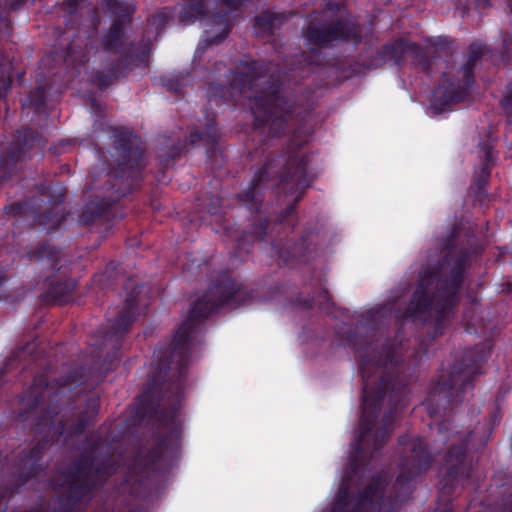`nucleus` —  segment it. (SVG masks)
<instances>
[{
    "instance_id": "473e14b6",
    "label": "nucleus",
    "mask_w": 512,
    "mask_h": 512,
    "mask_svg": "<svg viewBox=\"0 0 512 512\" xmlns=\"http://www.w3.org/2000/svg\"><path fill=\"white\" fill-rule=\"evenodd\" d=\"M501 105L507 114L512 115V88L511 91L501 100Z\"/></svg>"
},
{
    "instance_id": "f3484780",
    "label": "nucleus",
    "mask_w": 512,
    "mask_h": 512,
    "mask_svg": "<svg viewBox=\"0 0 512 512\" xmlns=\"http://www.w3.org/2000/svg\"><path fill=\"white\" fill-rule=\"evenodd\" d=\"M137 300L134 293H131L127 299L123 310L120 312L115 323L112 325V332H107L105 335L106 345L110 342L112 345L118 342L120 336L126 333L134 321V310L136 308Z\"/></svg>"
},
{
    "instance_id": "49530a36",
    "label": "nucleus",
    "mask_w": 512,
    "mask_h": 512,
    "mask_svg": "<svg viewBox=\"0 0 512 512\" xmlns=\"http://www.w3.org/2000/svg\"><path fill=\"white\" fill-rule=\"evenodd\" d=\"M92 370L93 371H108L109 366H107V367H102V366L92 367Z\"/></svg>"
},
{
    "instance_id": "a19ab883",
    "label": "nucleus",
    "mask_w": 512,
    "mask_h": 512,
    "mask_svg": "<svg viewBox=\"0 0 512 512\" xmlns=\"http://www.w3.org/2000/svg\"><path fill=\"white\" fill-rule=\"evenodd\" d=\"M168 89L173 90L175 93H178L181 91L180 84L178 82H169L167 84Z\"/></svg>"
},
{
    "instance_id": "09e8293b",
    "label": "nucleus",
    "mask_w": 512,
    "mask_h": 512,
    "mask_svg": "<svg viewBox=\"0 0 512 512\" xmlns=\"http://www.w3.org/2000/svg\"><path fill=\"white\" fill-rule=\"evenodd\" d=\"M498 418H489V422L485 423V426H494Z\"/></svg>"
},
{
    "instance_id": "a878e982",
    "label": "nucleus",
    "mask_w": 512,
    "mask_h": 512,
    "mask_svg": "<svg viewBox=\"0 0 512 512\" xmlns=\"http://www.w3.org/2000/svg\"><path fill=\"white\" fill-rule=\"evenodd\" d=\"M110 12L117 17L116 20H125L126 23H131V14L134 12L132 5L124 4L117 0H104Z\"/></svg>"
},
{
    "instance_id": "393cba45",
    "label": "nucleus",
    "mask_w": 512,
    "mask_h": 512,
    "mask_svg": "<svg viewBox=\"0 0 512 512\" xmlns=\"http://www.w3.org/2000/svg\"><path fill=\"white\" fill-rule=\"evenodd\" d=\"M492 147L489 145H484L481 147V153L483 154V161L481 166V173L477 177V186L479 191H482L484 186L487 184L488 178L490 176V167L493 165V157H492Z\"/></svg>"
},
{
    "instance_id": "4468645a",
    "label": "nucleus",
    "mask_w": 512,
    "mask_h": 512,
    "mask_svg": "<svg viewBox=\"0 0 512 512\" xmlns=\"http://www.w3.org/2000/svg\"><path fill=\"white\" fill-rule=\"evenodd\" d=\"M46 141L34 130L24 129L18 133L17 138L11 143L10 151L2 155L0 166H12L18 161L25 159L30 151L38 152L43 148Z\"/></svg>"
},
{
    "instance_id": "603ef678",
    "label": "nucleus",
    "mask_w": 512,
    "mask_h": 512,
    "mask_svg": "<svg viewBox=\"0 0 512 512\" xmlns=\"http://www.w3.org/2000/svg\"><path fill=\"white\" fill-rule=\"evenodd\" d=\"M68 379H69V383H70V384H72V383H75V382L79 381V379H78V378H75V377H73V376H69V377H68Z\"/></svg>"
},
{
    "instance_id": "dca6fc26",
    "label": "nucleus",
    "mask_w": 512,
    "mask_h": 512,
    "mask_svg": "<svg viewBox=\"0 0 512 512\" xmlns=\"http://www.w3.org/2000/svg\"><path fill=\"white\" fill-rule=\"evenodd\" d=\"M129 24L125 20H114L102 38L103 49L112 53L126 51L128 46L132 44L125 30Z\"/></svg>"
},
{
    "instance_id": "9b49d317",
    "label": "nucleus",
    "mask_w": 512,
    "mask_h": 512,
    "mask_svg": "<svg viewBox=\"0 0 512 512\" xmlns=\"http://www.w3.org/2000/svg\"><path fill=\"white\" fill-rule=\"evenodd\" d=\"M245 0H186V6L179 15V22L181 24H190L197 19H201L208 14L219 15L217 19L211 22V25H216V30H209L215 32L216 35L211 39L206 38L207 44L220 43L226 37L230 30L228 20L224 15L233 10L240 8Z\"/></svg>"
},
{
    "instance_id": "58836bf2",
    "label": "nucleus",
    "mask_w": 512,
    "mask_h": 512,
    "mask_svg": "<svg viewBox=\"0 0 512 512\" xmlns=\"http://www.w3.org/2000/svg\"><path fill=\"white\" fill-rule=\"evenodd\" d=\"M180 156V147L178 146H173L172 150H171V153H164L162 154L160 157L161 158H164V160L166 162H168L169 159L173 160L175 157H179Z\"/></svg>"
},
{
    "instance_id": "f8f14e48",
    "label": "nucleus",
    "mask_w": 512,
    "mask_h": 512,
    "mask_svg": "<svg viewBox=\"0 0 512 512\" xmlns=\"http://www.w3.org/2000/svg\"><path fill=\"white\" fill-rule=\"evenodd\" d=\"M406 53L414 54L417 59V65L423 71L431 72L436 59L448 58L452 55L453 43L448 38H439L435 42L428 44L424 50L402 40L385 46V54L393 59L395 63H399Z\"/></svg>"
},
{
    "instance_id": "de8ad7c7",
    "label": "nucleus",
    "mask_w": 512,
    "mask_h": 512,
    "mask_svg": "<svg viewBox=\"0 0 512 512\" xmlns=\"http://www.w3.org/2000/svg\"><path fill=\"white\" fill-rule=\"evenodd\" d=\"M388 359H389V356L386 355L385 359L379 360L378 363H377V368H379L380 365H386L387 362H388Z\"/></svg>"
},
{
    "instance_id": "6e6552de",
    "label": "nucleus",
    "mask_w": 512,
    "mask_h": 512,
    "mask_svg": "<svg viewBox=\"0 0 512 512\" xmlns=\"http://www.w3.org/2000/svg\"><path fill=\"white\" fill-rule=\"evenodd\" d=\"M398 444L404 448L398 465L399 474L389 495L392 507H398L410 500L413 493L412 482L426 473L433 462L424 439L403 435L398 438Z\"/></svg>"
},
{
    "instance_id": "f704fd0d",
    "label": "nucleus",
    "mask_w": 512,
    "mask_h": 512,
    "mask_svg": "<svg viewBox=\"0 0 512 512\" xmlns=\"http://www.w3.org/2000/svg\"><path fill=\"white\" fill-rule=\"evenodd\" d=\"M95 81L97 82L98 86L103 88L108 86L112 82L111 76H106L101 73H97L95 75Z\"/></svg>"
},
{
    "instance_id": "37998d69",
    "label": "nucleus",
    "mask_w": 512,
    "mask_h": 512,
    "mask_svg": "<svg viewBox=\"0 0 512 512\" xmlns=\"http://www.w3.org/2000/svg\"><path fill=\"white\" fill-rule=\"evenodd\" d=\"M301 198V194L299 193L295 198H294V201H293V204H295L297 201H299V199ZM294 210V205H290L289 207H287L286 211L287 213H292Z\"/></svg>"
},
{
    "instance_id": "f03ea898",
    "label": "nucleus",
    "mask_w": 512,
    "mask_h": 512,
    "mask_svg": "<svg viewBox=\"0 0 512 512\" xmlns=\"http://www.w3.org/2000/svg\"><path fill=\"white\" fill-rule=\"evenodd\" d=\"M360 418L358 431L354 437L349 452L345 477L335 497V512H381L387 485L385 475L378 473L372 476L367 486L358 492L355 503L349 482L361 468L367 467L373 460L378 459L381 450L391 436L390 424L394 418Z\"/></svg>"
},
{
    "instance_id": "3c124183",
    "label": "nucleus",
    "mask_w": 512,
    "mask_h": 512,
    "mask_svg": "<svg viewBox=\"0 0 512 512\" xmlns=\"http://www.w3.org/2000/svg\"><path fill=\"white\" fill-rule=\"evenodd\" d=\"M3 499H4V495H2L0 497V512H5V510H6V506L2 505Z\"/></svg>"
},
{
    "instance_id": "b1692460",
    "label": "nucleus",
    "mask_w": 512,
    "mask_h": 512,
    "mask_svg": "<svg viewBox=\"0 0 512 512\" xmlns=\"http://www.w3.org/2000/svg\"><path fill=\"white\" fill-rule=\"evenodd\" d=\"M285 19L283 14L264 12L256 18V26L262 32L272 34L274 29L278 28Z\"/></svg>"
},
{
    "instance_id": "c9c22d12",
    "label": "nucleus",
    "mask_w": 512,
    "mask_h": 512,
    "mask_svg": "<svg viewBox=\"0 0 512 512\" xmlns=\"http://www.w3.org/2000/svg\"><path fill=\"white\" fill-rule=\"evenodd\" d=\"M84 0H67L64 3L65 9L68 11V13L73 14L76 12L77 7L80 3H83Z\"/></svg>"
},
{
    "instance_id": "7ed1b4c3",
    "label": "nucleus",
    "mask_w": 512,
    "mask_h": 512,
    "mask_svg": "<svg viewBox=\"0 0 512 512\" xmlns=\"http://www.w3.org/2000/svg\"><path fill=\"white\" fill-rule=\"evenodd\" d=\"M438 257L436 251L428 254L427 265L419 273V285L408 307L410 316L429 313L440 319L455 303L468 254L462 248L447 244L441 251V263Z\"/></svg>"
},
{
    "instance_id": "20e7f679",
    "label": "nucleus",
    "mask_w": 512,
    "mask_h": 512,
    "mask_svg": "<svg viewBox=\"0 0 512 512\" xmlns=\"http://www.w3.org/2000/svg\"><path fill=\"white\" fill-rule=\"evenodd\" d=\"M273 65L251 61L242 65L233 86L252 101L258 122L267 124L272 135L283 133L293 117V104L279 94V74Z\"/></svg>"
},
{
    "instance_id": "6e6d98bb",
    "label": "nucleus",
    "mask_w": 512,
    "mask_h": 512,
    "mask_svg": "<svg viewBox=\"0 0 512 512\" xmlns=\"http://www.w3.org/2000/svg\"><path fill=\"white\" fill-rule=\"evenodd\" d=\"M510 5H511V12H512V0H510Z\"/></svg>"
},
{
    "instance_id": "8fccbe9b",
    "label": "nucleus",
    "mask_w": 512,
    "mask_h": 512,
    "mask_svg": "<svg viewBox=\"0 0 512 512\" xmlns=\"http://www.w3.org/2000/svg\"><path fill=\"white\" fill-rule=\"evenodd\" d=\"M451 418H442V422L440 424L441 427H446V424H449Z\"/></svg>"
},
{
    "instance_id": "5701e85b",
    "label": "nucleus",
    "mask_w": 512,
    "mask_h": 512,
    "mask_svg": "<svg viewBox=\"0 0 512 512\" xmlns=\"http://www.w3.org/2000/svg\"><path fill=\"white\" fill-rule=\"evenodd\" d=\"M217 138L218 135L215 123L209 121L204 131H194L190 133L189 142L192 146H195L199 143H203L205 145H213L214 143H216Z\"/></svg>"
},
{
    "instance_id": "864d4df0",
    "label": "nucleus",
    "mask_w": 512,
    "mask_h": 512,
    "mask_svg": "<svg viewBox=\"0 0 512 512\" xmlns=\"http://www.w3.org/2000/svg\"><path fill=\"white\" fill-rule=\"evenodd\" d=\"M502 512H512V506L510 508L504 509Z\"/></svg>"
},
{
    "instance_id": "2f4dec72",
    "label": "nucleus",
    "mask_w": 512,
    "mask_h": 512,
    "mask_svg": "<svg viewBox=\"0 0 512 512\" xmlns=\"http://www.w3.org/2000/svg\"><path fill=\"white\" fill-rule=\"evenodd\" d=\"M116 265L114 263H109L105 271L97 276V281L102 285L105 286L108 281L110 280H116L119 277L118 273H115Z\"/></svg>"
},
{
    "instance_id": "0eeeda50",
    "label": "nucleus",
    "mask_w": 512,
    "mask_h": 512,
    "mask_svg": "<svg viewBox=\"0 0 512 512\" xmlns=\"http://www.w3.org/2000/svg\"><path fill=\"white\" fill-rule=\"evenodd\" d=\"M306 164V157L294 150L281 158L269 159L255 174L251 187L237 197L244 204H251L250 209L257 210L262 202L258 191L261 183L278 178L279 186L284 192H297L299 189H304Z\"/></svg>"
},
{
    "instance_id": "2eb2a0df",
    "label": "nucleus",
    "mask_w": 512,
    "mask_h": 512,
    "mask_svg": "<svg viewBox=\"0 0 512 512\" xmlns=\"http://www.w3.org/2000/svg\"><path fill=\"white\" fill-rule=\"evenodd\" d=\"M350 33L351 29L340 21L322 26L311 24L307 31L308 38L319 45L327 44L337 39H346Z\"/></svg>"
},
{
    "instance_id": "39448f33",
    "label": "nucleus",
    "mask_w": 512,
    "mask_h": 512,
    "mask_svg": "<svg viewBox=\"0 0 512 512\" xmlns=\"http://www.w3.org/2000/svg\"><path fill=\"white\" fill-rule=\"evenodd\" d=\"M115 138L116 165L113 173L106 174V185L102 194L95 195L84 207L80 215L82 225H92L120 198L131 191L132 182L144 168V150L137 137L131 133L113 128Z\"/></svg>"
},
{
    "instance_id": "7c9ffc66",
    "label": "nucleus",
    "mask_w": 512,
    "mask_h": 512,
    "mask_svg": "<svg viewBox=\"0 0 512 512\" xmlns=\"http://www.w3.org/2000/svg\"><path fill=\"white\" fill-rule=\"evenodd\" d=\"M36 221H37V224L40 226L48 225L49 228L56 229V228H58L61 219L58 218L57 215H54L51 213H48V214L44 213V214L38 215Z\"/></svg>"
},
{
    "instance_id": "72a5a7b5",
    "label": "nucleus",
    "mask_w": 512,
    "mask_h": 512,
    "mask_svg": "<svg viewBox=\"0 0 512 512\" xmlns=\"http://www.w3.org/2000/svg\"><path fill=\"white\" fill-rule=\"evenodd\" d=\"M503 52L507 55L512 53V36L505 34L502 41Z\"/></svg>"
},
{
    "instance_id": "c03bdc74",
    "label": "nucleus",
    "mask_w": 512,
    "mask_h": 512,
    "mask_svg": "<svg viewBox=\"0 0 512 512\" xmlns=\"http://www.w3.org/2000/svg\"><path fill=\"white\" fill-rule=\"evenodd\" d=\"M476 2L477 5L481 8H487L490 5L489 0H476Z\"/></svg>"
},
{
    "instance_id": "c85d7f7f",
    "label": "nucleus",
    "mask_w": 512,
    "mask_h": 512,
    "mask_svg": "<svg viewBox=\"0 0 512 512\" xmlns=\"http://www.w3.org/2000/svg\"><path fill=\"white\" fill-rule=\"evenodd\" d=\"M29 105L33 106L37 112L41 111L45 105V91L42 87H37L31 91L29 98Z\"/></svg>"
},
{
    "instance_id": "ddd939ff",
    "label": "nucleus",
    "mask_w": 512,
    "mask_h": 512,
    "mask_svg": "<svg viewBox=\"0 0 512 512\" xmlns=\"http://www.w3.org/2000/svg\"><path fill=\"white\" fill-rule=\"evenodd\" d=\"M443 76L445 80L434 92L435 99L443 106L461 102L474 82L473 68L465 63L455 71L443 72Z\"/></svg>"
},
{
    "instance_id": "e433bc0d",
    "label": "nucleus",
    "mask_w": 512,
    "mask_h": 512,
    "mask_svg": "<svg viewBox=\"0 0 512 512\" xmlns=\"http://www.w3.org/2000/svg\"><path fill=\"white\" fill-rule=\"evenodd\" d=\"M6 211L9 215L17 216L23 211V205L21 203H14L9 207H6Z\"/></svg>"
},
{
    "instance_id": "c756f323",
    "label": "nucleus",
    "mask_w": 512,
    "mask_h": 512,
    "mask_svg": "<svg viewBox=\"0 0 512 512\" xmlns=\"http://www.w3.org/2000/svg\"><path fill=\"white\" fill-rule=\"evenodd\" d=\"M486 50V46L480 43H472L469 48V55L466 64L474 68L476 62L482 57Z\"/></svg>"
},
{
    "instance_id": "a18cd8bd",
    "label": "nucleus",
    "mask_w": 512,
    "mask_h": 512,
    "mask_svg": "<svg viewBox=\"0 0 512 512\" xmlns=\"http://www.w3.org/2000/svg\"><path fill=\"white\" fill-rule=\"evenodd\" d=\"M35 385L36 386H46L47 383L46 381L43 379V377H39V378H36L35 379Z\"/></svg>"
},
{
    "instance_id": "412c9836",
    "label": "nucleus",
    "mask_w": 512,
    "mask_h": 512,
    "mask_svg": "<svg viewBox=\"0 0 512 512\" xmlns=\"http://www.w3.org/2000/svg\"><path fill=\"white\" fill-rule=\"evenodd\" d=\"M383 391H374L368 384L364 385L362 397V412L364 416H371L378 412L380 402L383 400Z\"/></svg>"
},
{
    "instance_id": "cd10ccee",
    "label": "nucleus",
    "mask_w": 512,
    "mask_h": 512,
    "mask_svg": "<svg viewBox=\"0 0 512 512\" xmlns=\"http://www.w3.org/2000/svg\"><path fill=\"white\" fill-rule=\"evenodd\" d=\"M172 16L165 11H160L151 16L148 20V24L156 29V32L162 30V28L171 20Z\"/></svg>"
},
{
    "instance_id": "a211bd4d",
    "label": "nucleus",
    "mask_w": 512,
    "mask_h": 512,
    "mask_svg": "<svg viewBox=\"0 0 512 512\" xmlns=\"http://www.w3.org/2000/svg\"><path fill=\"white\" fill-rule=\"evenodd\" d=\"M97 28L92 27L90 32L79 31L73 37L69 46L68 53L78 62H84L86 56L94 49L96 44Z\"/></svg>"
},
{
    "instance_id": "ea45409f",
    "label": "nucleus",
    "mask_w": 512,
    "mask_h": 512,
    "mask_svg": "<svg viewBox=\"0 0 512 512\" xmlns=\"http://www.w3.org/2000/svg\"><path fill=\"white\" fill-rule=\"evenodd\" d=\"M266 226H267V223L265 221H261L258 225V227L254 230V234L262 239L264 234H265V231H266Z\"/></svg>"
},
{
    "instance_id": "4be33fe9",
    "label": "nucleus",
    "mask_w": 512,
    "mask_h": 512,
    "mask_svg": "<svg viewBox=\"0 0 512 512\" xmlns=\"http://www.w3.org/2000/svg\"><path fill=\"white\" fill-rule=\"evenodd\" d=\"M75 288H76V282L72 279L59 281L48 290V296L54 302L64 304L69 301Z\"/></svg>"
},
{
    "instance_id": "f257e3e1",
    "label": "nucleus",
    "mask_w": 512,
    "mask_h": 512,
    "mask_svg": "<svg viewBox=\"0 0 512 512\" xmlns=\"http://www.w3.org/2000/svg\"><path fill=\"white\" fill-rule=\"evenodd\" d=\"M243 292L234 281L226 277L212 286L205 295L198 299L189 311L187 320L177 329L172 341V359L177 360L173 367L166 370V363L161 362L157 379L148 383V388L139 395L134 416H174L181 408L180 379L185 375L188 361L185 348L195 321L208 317L224 304L237 307L243 299Z\"/></svg>"
},
{
    "instance_id": "4c0bfd02",
    "label": "nucleus",
    "mask_w": 512,
    "mask_h": 512,
    "mask_svg": "<svg viewBox=\"0 0 512 512\" xmlns=\"http://www.w3.org/2000/svg\"><path fill=\"white\" fill-rule=\"evenodd\" d=\"M91 418H78L77 424L73 427L75 434H80L83 432L87 424L89 423V420Z\"/></svg>"
},
{
    "instance_id": "1a4fd4ad",
    "label": "nucleus",
    "mask_w": 512,
    "mask_h": 512,
    "mask_svg": "<svg viewBox=\"0 0 512 512\" xmlns=\"http://www.w3.org/2000/svg\"><path fill=\"white\" fill-rule=\"evenodd\" d=\"M473 435V431H468L459 438L457 444L449 446L445 453L444 465L446 471L438 483L440 497L445 502L441 512H454L452 498L460 492L470 478L472 463L467 460L466 453Z\"/></svg>"
},
{
    "instance_id": "aec40b11",
    "label": "nucleus",
    "mask_w": 512,
    "mask_h": 512,
    "mask_svg": "<svg viewBox=\"0 0 512 512\" xmlns=\"http://www.w3.org/2000/svg\"><path fill=\"white\" fill-rule=\"evenodd\" d=\"M441 385V389L449 391L450 396L458 397L460 393L470 388L472 383L468 373L454 370L450 373L449 379L443 381Z\"/></svg>"
},
{
    "instance_id": "6ab92c4d",
    "label": "nucleus",
    "mask_w": 512,
    "mask_h": 512,
    "mask_svg": "<svg viewBox=\"0 0 512 512\" xmlns=\"http://www.w3.org/2000/svg\"><path fill=\"white\" fill-rule=\"evenodd\" d=\"M72 412L75 416H93L100 412L99 397L95 394L78 395L77 405L71 409H59L54 411V414Z\"/></svg>"
},
{
    "instance_id": "bb28decb",
    "label": "nucleus",
    "mask_w": 512,
    "mask_h": 512,
    "mask_svg": "<svg viewBox=\"0 0 512 512\" xmlns=\"http://www.w3.org/2000/svg\"><path fill=\"white\" fill-rule=\"evenodd\" d=\"M38 260L41 267H48L51 270L59 269L60 252L56 248L43 247L38 252Z\"/></svg>"
},
{
    "instance_id": "9d476101",
    "label": "nucleus",
    "mask_w": 512,
    "mask_h": 512,
    "mask_svg": "<svg viewBox=\"0 0 512 512\" xmlns=\"http://www.w3.org/2000/svg\"><path fill=\"white\" fill-rule=\"evenodd\" d=\"M38 421L35 424L38 430L40 426H48L49 430L42 437H40L36 444L30 449H24L21 451L16 460V468L18 473L15 479L14 487L10 491L11 493L18 491L22 488L30 479L36 477L39 472L42 471V452L47 449L53 442L57 441L66 426V418H60L57 430L51 434V430L54 428V418H37Z\"/></svg>"
},
{
    "instance_id": "5fc2aeb1",
    "label": "nucleus",
    "mask_w": 512,
    "mask_h": 512,
    "mask_svg": "<svg viewBox=\"0 0 512 512\" xmlns=\"http://www.w3.org/2000/svg\"><path fill=\"white\" fill-rule=\"evenodd\" d=\"M37 404H38V400H35V401L33 402V405H34V406H36Z\"/></svg>"
},
{
    "instance_id": "79ce46f5",
    "label": "nucleus",
    "mask_w": 512,
    "mask_h": 512,
    "mask_svg": "<svg viewBox=\"0 0 512 512\" xmlns=\"http://www.w3.org/2000/svg\"><path fill=\"white\" fill-rule=\"evenodd\" d=\"M369 366H370V360L363 361V363L361 365V371H362L363 378L368 377L367 370H368Z\"/></svg>"
},
{
    "instance_id": "423d86ee",
    "label": "nucleus",
    "mask_w": 512,
    "mask_h": 512,
    "mask_svg": "<svg viewBox=\"0 0 512 512\" xmlns=\"http://www.w3.org/2000/svg\"><path fill=\"white\" fill-rule=\"evenodd\" d=\"M155 429L151 442L139 448L134 466L140 472L158 471L168 467L177 458L182 429L178 418H147Z\"/></svg>"
}]
</instances>
